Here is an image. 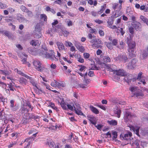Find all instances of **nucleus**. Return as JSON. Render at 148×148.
<instances>
[{
  "instance_id": "nucleus-48",
  "label": "nucleus",
  "mask_w": 148,
  "mask_h": 148,
  "mask_svg": "<svg viewBox=\"0 0 148 148\" xmlns=\"http://www.w3.org/2000/svg\"><path fill=\"white\" fill-rule=\"evenodd\" d=\"M65 45L67 47H71L73 45V44L71 42L66 41H65Z\"/></svg>"
},
{
  "instance_id": "nucleus-42",
  "label": "nucleus",
  "mask_w": 148,
  "mask_h": 148,
  "mask_svg": "<svg viewBox=\"0 0 148 148\" xmlns=\"http://www.w3.org/2000/svg\"><path fill=\"white\" fill-rule=\"evenodd\" d=\"M106 46L108 49L111 50L113 49V45L111 42L107 43Z\"/></svg>"
},
{
  "instance_id": "nucleus-2",
  "label": "nucleus",
  "mask_w": 148,
  "mask_h": 148,
  "mask_svg": "<svg viewBox=\"0 0 148 148\" xmlns=\"http://www.w3.org/2000/svg\"><path fill=\"white\" fill-rule=\"evenodd\" d=\"M128 48L127 51L129 53V55L130 57L134 58L136 56L135 48L136 45L134 41L131 40H129L127 42Z\"/></svg>"
},
{
  "instance_id": "nucleus-18",
  "label": "nucleus",
  "mask_w": 148,
  "mask_h": 148,
  "mask_svg": "<svg viewBox=\"0 0 148 148\" xmlns=\"http://www.w3.org/2000/svg\"><path fill=\"white\" fill-rule=\"evenodd\" d=\"M56 44L59 51L64 50L65 49V47L63 43L62 42L57 41L56 42Z\"/></svg>"
},
{
  "instance_id": "nucleus-14",
  "label": "nucleus",
  "mask_w": 148,
  "mask_h": 148,
  "mask_svg": "<svg viewBox=\"0 0 148 148\" xmlns=\"http://www.w3.org/2000/svg\"><path fill=\"white\" fill-rule=\"evenodd\" d=\"M20 111L21 112L22 114H24V116L26 117L28 116L29 114V113H28L29 111L28 109L26 108H25L24 106L21 108Z\"/></svg>"
},
{
  "instance_id": "nucleus-32",
  "label": "nucleus",
  "mask_w": 148,
  "mask_h": 148,
  "mask_svg": "<svg viewBox=\"0 0 148 148\" xmlns=\"http://www.w3.org/2000/svg\"><path fill=\"white\" fill-rule=\"evenodd\" d=\"M106 8V3H104L103 5H101V8L99 11V14H101L103 13Z\"/></svg>"
},
{
  "instance_id": "nucleus-4",
  "label": "nucleus",
  "mask_w": 148,
  "mask_h": 148,
  "mask_svg": "<svg viewBox=\"0 0 148 148\" xmlns=\"http://www.w3.org/2000/svg\"><path fill=\"white\" fill-rule=\"evenodd\" d=\"M90 42L92 44L91 46L94 49H101L102 47L101 45L103 44V42L99 38H94L91 40Z\"/></svg>"
},
{
  "instance_id": "nucleus-45",
  "label": "nucleus",
  "mask_w": 148,
  "mask_h": 148,
  "mask_svg": "<svg viewBox=\"0 0 148 148\" xmlns=\"http://www.w3.org/2000/svg\"><path fill=\"white\" fill-rule=\"evenodd\" d=\"M97 12L95 10H93L91 12L92 15L94 17H97L98 16V12Z\"/></svg>"
},
{
  "instance_id": "nucleus-9",
  "label": "nucleus",
  "mask_w": 148,
  "mask_h": 148,
  "mask_svg": "<svg viewBox=\"0 0 148 148\" xmlns=\"http://www.w3.org/2000/svg\"><path fill=\"white\" fill-rule=\"evenodd\" d=\"M75 107H74V110L75 113L78 115H84V114L81 111V108L79 104H75Z\"/></svg>"
},
{
  "instance_id": "nucleus-5",
  "label": "nucleus",
  "mask_w": 148,
  "mask_h": 148,
  "mask_svg": "<svg viewBox=\"0 0 148 148\" xmlns=\"http://www.w3.org/2000/svg\"><path fill=\"white\" fill-rule=\"evenodd\" d=\"M132 135V133L130 132H128L125 134H121L120 135V137L122 140L130 141L131 140V137Z\"/></svg>"
},
{
  "instance_id": "nucleus-11",
  "label": "nucleus",
  "mask_w": 148,
  "mask_h": 148,
  "mask_svg": "<svg viewBox=\"0 0 148 148\" xmlns=\"http://www.w3.org/2000/svg\"><path fill=\"white\" fill-rule=\"evenodd\" d=\"M133 116L130 112L127 110L126 111L124 116V119L125 121L127 122L129 121H130L131 120Z\"/></svg>"
},
{
  "instance_id": "nucleus-26",
  "label": "nucleus",
  "mask_w": 148,
  "mask_h": 148,
  "mask_svg": "<svg viewBox=\"0 0 148 148\" xmlns=\"http://www.w3.org/2000/svg\"><path fill=\"white\" fill-rule=\"evenodd\" d=\"M66 86L65 83L64 82H58L57 87L59 88H64Z\"/></svg>"
},
{
  "instance_id": "nucleus-1",
  "label": "nucleus",
  "mask_w": 148,
  "mask_h": 148,
  "mask_svg": "<svg viewBox=\"0 0 148 148\" xmlns=\"http://www.w3.org/2000/svg\"><path fill=\"white\" fill-rule=\"evenodd\" d=\"M56 100L58 101V103L60 105L62 108L65 110H67L66 106L69 109L71 110H73L74 107H75L73 103H71L70 104L65 103L62 98L58 97H56Z\"/></svg>"
},
{
  "instance_id": "nucleus-13",
  "label": "nucleus",
  "mask_w": 148,
  "mask_h": 148,
  "mask_svg": "<svg viewBox=\"0 0 148 148\" xmlns=\"http://www.w3.org/2000/svg\"><path fill=\"white\" fill-rule=\"evenodd\" d=\"M126 75L124 76V80L127 83L129 84L131 83L132 79V75L126 72Z\"/></svg>"
},
{
  "instance_id": "nucleus-28",
  "label": "nucleus",
  "mask_w": 148,
  "mask_h": 148,
  "mask_svg": "<svg viewBox=\"0 0 148 148\" xmlns=\"http://www.w3.org/2000/svg\"><path fill=\"white\" fill-rule=\"evenodd\" d=\"M38 132L36 129L34 128H32L28 132V134H33V136H36V135L38 133Z\"/></svg>"
},
{
  "instance_id": "nucleus-41",
  "label": "nucleus",
  "mask_w": 148,
  "mask_h": 148,
  "mask_svg": "<svg viewBox=\"0 0 148 148\" xmlns=\"http://www.w3.org/2000/svg\"><path fill=\"white\" fill-rule=\"evenodd\" d=\"M40 18L41 19L43 20L45 22H47V17L46 15L45 14H40Z\"/></svg>"
},
{
  "instance_id": "nucleus-46",
  "label": "nucleus",
  "mask_w": 148,
  "mask_h": 148,
  "mask_svg": "<svg viewBox=\"0 0 148 148\" xmlns=\"http://www.w3.org/2000/svg\"><path fill=\"white\" fill-rule=\"evenodd\" d=\"M4 35L9 38H11L12 37V34L8 31H6L5 32Z\"/></svg>"
},
{
  "instance_id": "nucleus-12",
  "label": "nucleus",
  "mask_w": 148,
  "mask_h": 148,
  "mask_svg": "<svg viewBox=\"0 0 148 148\" xmlns=\"http://www.w3.org/2000/svg\"><path fill=\"white\" fill-rule=\"evenodd\" d=\"M74 45L77 49L80 52L83 53L85 51L84 47L81 45V44L77 41H75Z\"/></svg>"
},
{
  "instance_id": "nucleus-61",
  "label": "nucleus",
  "mask_w": 148,
  "mask_h": 148,
  "mask_svg": "<svg viewBox=\"0 0 148 148\" xmlns=\"http://www.w3.org/2000/svg\"><path fill=\"white\" fill-rule=\"evenodd\" d=\"M129 31L132 34H133L134 33V29L132 26H130L129 28Z\"/></svg>"
},
{
  "instance_id": "nucleus-17",
  "label": "nucleus",
  "mask_w": 148,
  "mask_h": 148,
  "mask_svg": "<svg viewBox=\"0 0 148 148\" xmlns=\"http://www.w3.org/2000/svg\"><path fill=\"white\" fill-rule=\"evenodd\" d=\"M27 78L29 79L30 82L32 84L33 86L37 88H38L37 87L38 84L36 81L33 78H32V77L28 76Z\"/></svg>"
},
{
  "instance_id": "nucleus-54",
  "label": "nucleus",
  "mask_w": 148,
  "mask_h": 148,
  "mask_svg": "<svg viewBox=\"0 0 148 148\" xmlns=\"http://www.w3.org/2000/svg\"><path fill=\"white\" fill-rule=\"evenodd\" d=\"M120 15V12L118 10H116L115 11V14L114 15V16L115 18L119 17Z\"/></svg>"
},
{
  "instance_id": "nucleus-34",
  "label": "nucleus",
  "mask_w": 148,
  "mask_h": 148,
  "mask_svg": "<svg viewBox=\"0 0 148 148\" xmlns=\"http://www.w3.org/2000/svg\"><path fill=\"white\" fill-rule=\"evenodd\" d=\"M47 144L50 148H56V146L55 143L53 141L47 142Z\"/></svg>"
},
{
  "instance_id": "nucleus-27",
  "label": "nucleus",
  "mask_w": 148,
  "mask_h": 148,
  "mask_svg": "<svg viewBox=\"0 0 148 148\" xmlns=\"http://www.w3.org/2000/svg\"><path fill=\"white\" fill-rule=\"evenodd\" d=\"M88 3L90 5H93L95 6H96L97 4V0H95L93 1L92 0H86Z\"/></svg>"
},
{
  "instance_id": "nucleus-20",
  "label": "nucleus",
  "mask_w": 148,
  "mask_h": 148,
  "mask_svg": "<svg viewBox=\"0 0 148 148\" xmlns=\"http://www.w3.org/2000/svg\"><path fill=\"white\" fill-rule=\"evenodd\" d=\"M108 40L110 41H111V42L113 45V46H116L118 44V40L116 39H112V38L111 36H110L109 37Z\"/></svg>"
},
{
  "instance_id": "nucleus-22",
  "label": "nucleus",
  "mask_w": 148,
  "mask_h": 148,
  "mask_svg": "<svg viewBox=\"0 0 148 148\" xmlns=\"http://www.w3.org/2000/svg\"><path fill=\"white\" fill-rule=\"evenodd\" d=\"M107 122L109 125L112 126H115L118 124L117 121L114 119H112L110 121L108 120L107 121Z\"/></svg>"
},
{
  "instance_id": "nucleus-35",
  "label": "nucleus",
  "mask_w": 148,
  "mask_h": 148,
  "mask_svg": "<svg viewBox=\"0 0 148 148\" xmlns=\"http://www.w3.org/2000/svg\"><path fill=\"white\" fill-rule=\"evenodd\" d=\"M79 68L77 70V71H78V72H82L84 71L85 70V69L86 68V67L84 65H79L78 66Z\"/></svg>"
},
{
  "instance_id": "nucleus-7",
  "label": "nucleus",
  "mask_w": 148,
  "mask_h": 148,
  "mask_svg": "<svg viewBox=\"0 0 148 148\" xmlns=\"http://www.w3.org/2000/svg\"><path fill=\"white\" fill-rule=\"evenodd\" d=\"M116 61L121 62H122L125 63L128 60L127 56L125 55H120L114 58Z\"/></svg>"
},
{
  "instance_id": "nucleus-40",
  "label": "nucleus",
  "mask_w": 148,
  "mask_h": 148,
  "mask_svg": "<svg viewBox=\"0 0 148 148\" xmlns=\"http://www.w3.org/2000/svg\"><path fill=\"white\" fill-rule=\"evenodd\" d=\"M103 62L105 63H107L110 62L111 59L108 56H105L103 58Z\"/></svg>"
},
{
  "instance_id": "nucleus-21",
  "label": "nucleus",
  "mask_w": 148,
  "mask_h": 148,
  "mask_svg": "<svg viewBox=\"0 0 148 148\" xmlns=\"http://www.w3.org/2000/svg\"><path fill=\"white\" fill-rule=\"evenodd\" d=\"M39 42L38 40H32L30 43L33 47H38L40 45Z\"/></svg>"
},
{
  "instance_id": "nucleus-50",
  "label": "nucleus",
  "mask_w": 148,
  "mask_h": 148,
  "mask_svg": "<svg viewBox=\"0 0 148 148\" xmlns=\"http://www.w3.org/2000/svg\"><path fill=\"white\" fill-rule=\"evenodd\" d=\"M120 49H124L125 44L123 42V41H121L120 42Z\"/></svg>"
},
{
  "instance_id": "nucleus-23",
  "label": "nucleus",
  "mask_w": 148,
  "mask_h": 148,
  "mask_svg": "<svg viewBox=\"0 0 148 148\" xmlns=\"http://www.w3.org/2000/svg\"><path fill=\"white\" fill-rule=\"evenodd\" d=\"M89 108L91 111L94 113L97 114H99V112L98 110L96 108L92 106H90Z\"/></svg>"
},
{
  "instance_id": "nucleus-53",
  "label": "nucleus",
  "mask_w": 148,
  "mask_h": 148,
  "mask_svg": "<svg viewBox=\"0 0 148 148\" xmlns=\"http://www.w3.org/2000/svg\"><path fill=\"white\" fill-rule=\"evenodd\" d=\"M140 18L141 19L144 23L147 22V18L141 15L140 17Z\"/></svg>"
},
{
  "instance_id": "nucleus-8",
  "label": "nucleus",
  "mask_w": 148,
  "mask_h": 148,
  "mask_svg": "<svg viewBox=\"0 0 148 148\" xmlns=\"http://www.w3.org/2000/svg\"><path fill=\"white\" fill-rule=\"evenodd\" d=\"M113 73L121 77H123L126 75V71L123 69H119L118 70H114Z\"/></svg>"
},
{
  "instance_id": "nucleus-16",
  "label": "nucleus",
  "mask_w": 148,
  "mask_h": 148,
  "mask_svg": "<svg viewBox=\"0 0 148 148\" xmlns=\"http://www.w3.org/2000/svg\"><path fill=\"white\" fill-rule=\"evenodd\" d=\"M41 49H39L37 51V53L40 56H41V53H42V52H41L42 51L43 52H46L48 50L47 48L45 45H42Z\"/></svg>"
},
{
  "instance_id": "nucleus-43",
  "label": "nucleus",
  "mask_w": 148,
  "mask_h": 148,
  "mask_svg": "<svg viewBox=\"0 0 148 148\" xmlns=\"http://www.w3.org/2000/svg\"><path fill=\"white\" fill-rule=\"evenodd\" d=\"M38 33L36 32L34 34V37L36 38H39L41 37L42 35L41 34L40 32H38Z\"/></svg>"
},
{
  "instance_id": "nucleus-47",
  "label": "nucleus",
  "mask_w": 148,
  "mask_h": 148,
  "mask_svg": "<svg viewBox=\"0 0 148 148\" xmlns=\"http://www.w3.org/2000/svg\"><path fill=\"white\" fill-rule=\"evenodd\" d=\"M142 74H143V73H142V72H139V73L138 74V77L136 79L135 78H133V81H135V79H138L139 80H140L141 79V76H142Z\"/></svg>"
},
{
  "instance_id": "nucleus-52",
  "label": "nucleus",
  "mask_w": 148,
  "mask_h": 148,
  "mask_svg": "<svg viewBox=\"0 0 148 148\" xmlns=\"http://www.w3.org/2000/svg\"><path fill=\"white\" fill-rule=\"evenodd\" d=\"M20 9L23 12H25L28 10L27 8L23 5L21 6Z\"/></svg>"
},
{
  "instance_id": "nucleus-15",
  "label": "nucleus",
  "mask_w": 148,
  "mask_h": 148,
  "mask_svg": "<svg viewBox=\"0 0 148 148\" xmlns=\"http://www.w3.org/2000/svg\"><path fill=\"white\" fill-rule=\"evenodd\" d=\"M132 25L137 30H139L141 29V24L139 22L136 21L132 22Z\"/></svg>"
},
{
  "instance_id": "nucleus-55",
  "label": "nucleus",
  "mask_w": 148,
  "mask_h": 148,
  "mask_svg": "<svg viewBox=\"0 0 148 148\" xmlns=\"http://www.w3.org/2000/svg\"><path fill=\"white\" fill-rule=\"evenodd\" d=\"M90 80L89 79H84V82L85 85L86 86H87L88 84H89L90 82Z\"/></svg>"
},
{
  "instance_id": "nucleus-33",
  "label": "nucleus",
  "mask_w": 148,
  "mask_h": 148,
  "mask_svg": "<svg viewBox=\"0 0 148 148\" xmlns=\"http://www.w3.org/2000/svg\"><path fill=\"white\" fill-rule=\"evenodd\" d=\"M143 56V59H144L148 55V46L147 47V49L143 51V53L142 54Z\"/></svg>"
},
{
  "instance_id": "nucleus-60",
  "label": "nucleus",
  "mask_w": 148,
  "mask_h": 148,
  "mask_svg": "<svg viewBox=\"0 0 148 148\" xmlns=\"http://www.w3.org/2000/svg\"><path fill=\"white\" fill-rule=\"evenodd\" d=\"M0 99L1 101L3 103V104L5 102H6L7 100V99L6 98H5L2 96H0Z\"/></svg>"
},
{
  "instance_id": "nucleus-59",
  "label": "nucleus",
  "mask_w": 148,
  "mask_h": 148,
  "mask_svg": "<svg viewBox=\"0 0 148 148\" xmlns=\"http://www.w3.org/2000/svg\"><path fill=\"white\" fill-rule=\"evenodd\" d=\"M119 4L118 3H114L112 6V8L114 10H116L117 8H118V7H119Z\"/></svg>"
},
{
  "instance_id": "nucleus-64",
  "label": "nucleus",
  "mask_w": 148,
  "mask_h": 148,
  "mask_svg": "<svg viewBox=\"0 0 148 148\" xmlns=\"http://www.w3.org/2000/svg\"><path fill=\"white\" fill-rule=\"evenodd\" d=\"M133 144L136 146V148H140L139 146V144L137 140H136L134 141L133 143Z\"/></svg>"
},
{
  "instance_id": "nucleus-29",
  "label": "nucleus",
  "mask_w": 148,
  "mask_h": 148,
  "mask_svg": "<svg viewBox=\"0 0 148 148\" xmlns=\"http://www.w3.org/2000/svg\"><path fill=\"white\" fill-rule=\"evenodd\" d=\"M19 82L23 86L26 85L27 83V79L23 78H20L19 79Z\"/></svg>"
},
{
  "instance_id": "nucleus-56",
  "label": "nucleus",
  "mask_w": 148,
  "mask_h": 148,
  "mask_svg": "<svg viewBox=\"0 0 148 148\" xmlns=\"http://www.w3.org/2000/svg\"><path fill=\"white\" fill-rule=\"evenodd\" d=\"M140 127H137L135 129V132L136 134L138 136L140 137V135L139 134V131Z\"/></svg>"
},
{
  "instance_id": "nucleus-63",
  "label": "nucleus",
  "mask_w": 148,
  "mask_h": 148,
  "mask_svg": "<svg viewBox=\"0 0 148 148\" xmlns=\"http://www.w3.org/2000/svg\"><path fill=\"white\" fill-rule=\"evenodd\" d=\"M95 127L98 130L101 131V128L103 127V125L101 124H98L97 125H95Z\"/></svg>"
},
{
  "instance_id": "nucleus-36",
  "label": "nucleus",
  "mask_w": 148,
  "mask_h": 148,
  "mask_svg": "<svg viewBox=\"0 0 148 148\" xmlns=\"http://www.w3.org/2000/svg\"><path fill=\"white\" fill-rule=\"evenodd\" d=\"M29 117H23L22 119V123L24 124L29 123L30 122L29 121Z\"/></svg>"
},
{
  "instance_id": "nucleus-51",
  "label": "nucleus",
  "mask_w": 148,
  "mask_h": 148,
  "mask_svg": "<svg viewBox=\"0 0 148 148\" xmlns=\"http://www.w3.org/2000/svg\"><path fill=\"white\" fill-rule=\"evenodd\" d=\"M26 13H27L28 16L29 17H32L33 15L32 12L28 10L26 11Z\"/></svg>"
},
{
  "instance_id": "nucleus-10",
  "label": "nucleus",
  "mask_w": 148,
  "mask_h": 148,
  "mask_svg": "<svg viewBox=\"0 0 148 148\" xmlns=\"http://www.w3.org/2000/svg\"><path fill=\"white\" fill-rule=\"evenodd\" d=\"M137 60L135 59H133L130 62L127 64V66L129 69H133L136 66L137 62Z\"/></svg>"
},
{
  "instance_id": "nucleus-6",
  "label": "nucleus",
  "mask_w": 148,
  "mask_h": 148,
  "mask_svg": "<svg viewBox=\"0 0 148 148\" xmlns=\"http://www.w3.org/2000/svg\"><path fill=\"white\" fill-rule=\"evenodd\" d=\"M33 64L35 68L38 71L42 72L43 70L42 66V64L39 60H34L33 62Z\"/></svg>"
},
{
  "instance_id": "nucleus-19",
  "label": "nucleus",
  "mask_w": 148,
  "mask_h": 148,
  "mask_svg": "<svg viewBox=\"0 0 148 148\" xmlns=\"http://www.w3.org/2000/svg\"><path fill=\"white\" fill-rule=\"evenodd\" d=\"M88 118L90 123L94 125L96 124V118L94 116L91 115L87 116Z\"/></svg>"
},
{
  "instance_id": "nucleus-44",
  "label": "nucleus",
  "mask_w": 148,
  "mask_h": 148,
  "mask_svg": "<svg viewBox=\"0 0 148 148\" xmlns=\"http://www.w3.org/2000/svg\"><path fill=\"white\" fill-rule=\"evenodd\" d=\"M58 82L55 80H54L53 81L51 84V85L54 87H56L57 86V84H58Z\"/></svg>"
},
{
  "instance_id": "nucleus-24",
  "label": "nucleus",
  "mask_w": 148,
  "mask_h": 148,
  "mask_svg": "<svg viewBox=\"0 0 148 148\" xmlns=\"http://www.w3.org/2000/svg\"><path fill=\"white\" fill-rule=\"evenodd\" d=\"M86 26L88 28L90 29L89 32L90 33L93 34L94 33L95 34H96L97 33V31L95 29L92 28L90 26V25L88 24H86Z\"/></svg>"
},
{
  "instance_id": "nucleus-39",
  "label": "nucleus",
  "mask_w": 148,
  "mask_h": 148,
  "mask_svg": "<svg viewBox=\"0 0 148 148\" xmlns=\"http://www.w3.org/2000/svg\"><path fill=\"white\" fill-rule=\"evenodd\" d=\"M138 88V87L136 86H132L130 87L129 90L131 92H134L136 91L137 90Z\"/></svg>"
},
{
  "instance_id": "nucleus-25",
  "label": "nucleus",
  "mask_w": 148,
  "mask_h": 148,
  "mask_svg": "<svg viewBox=\"0 0 148 148\" xmlns=\"http://www.w3.org/2000/svg\"><path fill=\"white\" fill-rule=\"evenodd\" d=\"M8 88L7 87L5 88V91L6 92H10V90L14 91V88L13 87L12 85V83H10V84H8Z\"/></svg>"
},
{
  "instance_id": "nucleus-49",
  "label": "nucleus",
  "mask_w": 148,
  "mask_h": 148,
  "mask_svg": "<svg viewBox=\"0 0 148 148\" xmlns=\"http://www.w3.org/2000/svg\"><path fill=\"white\" fill-rule=\"evenodd\" d=\"M35 31L36 32H40L41 27L39 23H38L35 27Z\"/></svg>"
},
{
  "instance_id": "nucleus-30",
  "label": "nucleus",
  "mask_w": 148,
  "mask_h": 148,
  "mask_svg": "<svg viewBox=\"0 0 148 148\" xmlns=\"http://www.w3.org/2000/svg\"><path fill=\"white\" fill-rule=\"evenodd\" d=\"M17 20L20 22H22L25 20V18L21 14H19L17 16Z\"/></svg>"
},
{
  "instance_id": "nucleus-3",
  "label": "nucleus",
  "mask_w": 148,
  "mask_h": 148,
  "mask_svg": "<svg viewBox=\"0 0 148 148\" xmlns=\"http://www.w3.org/2000/svg\"><path fill=\"white\" fill-rule=\"evenodd\" d=\"M43 53H41V56L44 57L45 58L51 59V61H58V59L55 57V53L54 51L53 50H50L49 52L47 51H42Z\"/></svg>"
},
{
  "instance_id": "nucleus-58",
  "label": "nucleus",
  "mask_w": 148,
  "mask_h": 148,
  "mask_svg": "<svg viewBox=\"0 0 148 148\" xmlns=\"http://www.w3.org/2000/svg\"><path fill=\"white\" fill-rule=\"evenodd\" d=\"M7 7V6L6 5L0 2V9H4Z\"/></svg>"
},
{
  "instance_id": "nucleus-57",
  "label": "nucleus",
  "mask_w": 148,
  "mask_h": 148,
  "mask_svg": "<svg viewBox=\"0 0 148 148\" xmlns=\"http://www.w3.org/2000/svg\"><path fill=\"white\" fill-rule=\"evenodd\" d=\"M17 70V73L19 74H20L21 75L25 77L26 78L28 77V75L25 74L23 73L21 71H18V70Z\"/></svg>"
},
{
  "instance_id": "nucleus-62",
  "label": "nucleus",
  "mask_w": 148,
  "mask_h": 148,
  "mask_svg": "<svg viewBox=\"0 0 148 148\" xmlns=\"http://www.w3.org/2000/svg\"><path fill=\"white\" fill-rule=\"evenodd\" d=\"M90 54L87 53H85L83 54V56L85 59H88L90 57Z\"/></svg>"
},
{
  "instance_id": "nucleus-31",
  "label": "nucleus",
  "mask_w": 148,
  "mask_h": 148,
  "mask_svg": "<svg viewBox=\"0 0 148 148\" xmlns=\"http://www.w3.org/2000/svg\"><path fill=\"white\" fill-rule=\"evenodd\" d=\"M17 143L16 141H11V142H9V144L8 145L7 147L8 148H10L13 147Z\"/></svg>"
},
{
  "instance_id": "nucleus-38",
  "label": "nucleus",
  "mask_w": 148,
  "mask_h": 148,
  "mask_svg": "<svg viewBox=\"0 0 148 148\" xmlns=\"http://www.w3.org/2000/svg\"><path fill=\"white\" fill-rule=\"evenodd\" d=\"M134 95L132 96V97H134L135 98L136 97L140 98V97H143L144 95L143 93H134Z\"/></svg>"
},
{
  "instance_id": "nucleus-37",
  "label": "nucleus",
  "mask_w": 148,
  "mask_h": 148,
  "mask_svg": "<svg viewBox=\"0 0 148 148\" xmlns=\"http://www.w3.org/2000/svg\"><path fill=\"white\" fill-rule=\"evenodd\" d=\"M121 110L120 109H117L114 111V113L116 114V116L118 118L120 117L121 114Z\"/></svg>"
}]
</instances>
